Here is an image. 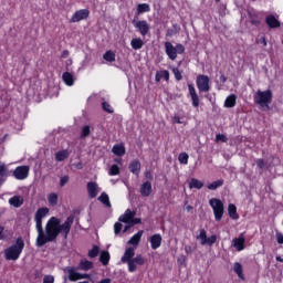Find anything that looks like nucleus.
<instances>
[{
    "label": "nucleus",
    "mask_w": 283,
    "mask_h": 283,
    "mask_svg": "<svg viewBox=\"0 0 283 283\" xmlns=\"http://www.w3.org/2000/svg\"><path fill=\"white\" fill-rule=\"evenodd\" d=\"M50 209L40 208L36 210L34 216L35 229L38 232L35 244L36 247H45L50 242H55L59 235H62L64 240H67L72 226L74 224V217H69L61 223V219L56 217H51L44 229H43V218L48 217Z\"/></svg>",
    "instance_id": "f257e3e1"
},
{
    "label": "nucleus",
    "mask_w": 283,
    "mask_h": 283,
    "mask_svg": "<svg viewBox=\"0 0 283 283\" xmlns=\"http://www.w3.org/2000/svg\"><path fill=\"white\" fill-rule=\"evenodd\" d=\"M224 185V180L219 179L217 181H213L212 184L208 185V189L210 191H216V189H219V187H222Z\"/></svg>",
    "instance_id": "58836bf2"
},
{
    "label": "nucleus",
    "mask_w": 283,
    "mask_h": 283,
    "mask_svg": "<svg viewBox=\"0 0 283 283\" xmlns=\"http://www.w3.org/2000/svg\"><path fill=\"white\" fill-rule=\"evenodd\" d=\"M172 74L176 81H182V72H180V70L172 67Z\"/></svg>",
    "instance_id": "79ce46f5"
},
{
    "label": "nucleus",
    "mask_w": 283,
    "mask_h": 283,
    "mask_svg": "<svg viewBox=\"0 0 283 283\" xmlns=\"http://www.w3.org/2000/svg\"><path fill=\"white\" fill-rule=\"evenodd\" d=\"M25 248V243L23 239H17L15 244L9 247L4 250V258L6 260H19L21 253H23V249Z\"/></svg>",
    "instance_id": "7ed1b4c3"
},
{
    "label": "nucleus",
    "mask_w": 283,
    "mask_h": 283,
    "mask_svg": "<svg viewBox=\"0 0 283 283\" xmlns=\"http://www.w3.org/2000/svg\"><path fill=\"white\" fill-rule=\"evenodd\" d=\"M233 271H234V273H237V275L240 280H244V272H243L241 263L235 262L233 265Z\"/></svg>",
    "instance_id": "7c9ffc66"
},
{
    "label": "nucleus",
    "mask_w": 283,
    "mask_h": 283,
    "mask_svg": "<svg viewBox=\"0 0 283 283\" xmlns=\"http://www.w3.org/2000/svg\"><path fill=\"white\" fill-rule=\"evenodd\" d=\"M145 178H147V180H151V172L149 170L145 172Z\"/></svg>",
    "instance_id": "052dcab7"
},
{
    "label": "nucleus",
    "mask_w": 283,
    "mask_h": 283,
    "mask_svg": "<svg viewBox=\"0 0 283 283\" xmlns=\"http://www.w3.org/2000/svg\"><path fill=\"white\" fill-rule=\"evenodd\" d=\"M43 283H54V276H52V275L44 276Z\"/></svg>",
    "instance_id": "3c124183"
},
{
    "label": "nucleus",
    "mask_w": 283,
    "mask_h": 283,
    "mask_svg": "<svg viewBox=\"0 0 283 283\" xmlns=\"http://www.w3.org/2000/svg\"><path fill=\"white\" fill-rule=\"evenodd\" d=\"M98 247L94 245L93 249L88 252V258H96V255H98Z\"/></svg>",
    "instance_id": "a18cd8bd"
},
{
    "label": "nucleus",
    "mask_w": 283,
    "mask_h": 283,
    "mask_svg": "<svg viewBox=\"0 0 283 283\" xmlns=\"http://www.w3.org/2000/svg\"><path fill=\"white\" fill-rule=\"evenodd\" d=\"M197 240H200V243L202 244V247H205V244L212 247V244H216L218 237H216V234H213V235L207 238V231H205V229H202V230H200V233L197 237Z\"/></svg>",
    "instance_id": "6e6552de"
},
{
    "label": "nucleus",
    "mask_w": 283,
    "mask_h": 283,
    "mask_svg": "<svg viewBox=\"0 0 283 283\" xmlns=\"http://www.w3.org/2000/svg\"><path fill=\"white\" fill-rule=\"evenodd\" d=\"M70 56V51L65 50L62 52V59H67Z\"/></svg>",
    "instance_id": "13d9d810"
},
{
    "label": "nucleus",
    "mask_w": 283,
    "mask_h": 283,
    "mask_svg": "<svg viewBox=\"0 0 283 283\" xmlns=\"http://www.w3.org/2000/svg\"><path fill=\"white\" fill-rule=\"evenodd\" d=\"M256 167H259V169H264V159H258Z\"/></svg>",
    "instance_id": "864d4df0"
},
{
    "label": "nucleus",
    "mask_w": 283,
    "mask_h": 283,
    "mask_svg": "<svg viewBox=\"0 0 283 283\" xmlns=\"http://www.w3.org/2000/svg\"><path fill=\"white\" fill-rule=\"evenodd\" d=\"M143 264H145V258H143L140 254H137L132 259V261L127 263L129 273H135V271H138V266H143Z\"/></svg>",
    "instance_id": "0eeeda50"
},
{
    "label": "nucleus",
    "mask_w": 283,
    "mask_h": 283,
    "mask_svg": "<svg viewBox=\"0 0 283 283\" xmlns=\"http://www.w3.org/2000/svg\"><path fill=\"white\" fill-rule=\"evenodd\" d=\"M99 202L102 205H105V207H108V209L112 207V202H109V196L106 192H102L98 197Z\"/></svg>",
    "instance_id": "f704fd0d"
},
{
    "label": "nucleus",
    "mask_w": 283,
    "mask_h": 283,
    "mask_svg": "<svg viewBox=\"0 0 283 283\" xmlns=\"http://www.w3.org/2000/svg\"><path fill=\"white\" fill-rule=\"evenodd\" d=\"M163 78H165V81H169V71L163 70V71H158L156 73V76H155L156 83H160V81H163Z\"/></svg>",
    "instance_id": "393cba45"
},
{
    "label": "nucleus",
    "mask_w": 283,
    "mask_h": 283,
    "mask_svg": "<svg viewBox=\"0 0 283 283\" xmlns=\"http://www.w3.org/2000/svg\"><path fill=\"white\" fill-rule=\"evenodd\" d=\"M174 123H176L177 125H184L185 122L181 120L180 116H175L172 118Z\"/></svg>",
    "instance_id": "603ef678"
},
{
    "label": "nucleus",
    "mask_w": 283,
    "mask_h": 283,
    "mask_svg": "<svg viewBox=\"0 0 283 283\" xmlns=\"http://www.w3.org/2000/svg\"><path fill=\"white\" fill-rule=\"evenodd\" d=\"M94 266V264L91 261L82 260L77 266L80 271H90Z\"/></svg>",
    "instance_id": "c85d7f7f"
},
{
    "label": "nucleus",
    "mask_w": 283,
    "mask_h": 283,
    "mask_svg": "<svg viewBox=\"0 0 283 283\" xmlns=\"http://www.w3.org/2000/svg\"><path fill=\"white\" fill-rule=\"evenodd\" d=\"M112 151L115 156H125V146L123 144H117L113 146Z\"/></svg>",
    "instance_id": "c756f323"
},
{
    "label": "nucleus",
    "mask_w": 283,
    "mask_h": 283,
    "mask_svg": "<svg viewBox=\"0 0 283 283\" xmlns=\"http://www.w3.org/2000/svg\"><path fill=\"white\" fill-rule=\"evenodd\" d=\"M62 81L65 83V85H67L69 87H72V85H74L76 78L74 77V74H72L70 72H64L62 74Z\"/></svg>",
    "instance_id": "6ab92c4d"
},
{
    "label": "nucleus",
    "mask_w": 283,
    "mask_h": 283,
    "mask_svg": "<svg viewBox=\"0 0 283 283\" xmlns=\"http://www.w3.org/2000/svg\"><path fill=\"white\" fill-rule=\"evenodd\" d=\"M148 240L154 251H156V249H160V245L163 244V235L157 233L151 235Z\"/></svg>",
    "instance_id": "f3484780"
},
{
    "label": "nucleus",
    "mask_w": 283,
    "mask_h": 283,
    "mask_svg": "<svg viewBox=\"0 0 283 283\" xmlns=\"http://www.w3.org/2000/svg\"><path fill=\"white\" fill-rule=\"evenodd\" d=\"M128 169L130 174L138 176V174H140V161L138 159L130 161Z\"/></svg>",
    "instance_id": "aec40b11"
},
{
    "label": "nucleus",
    "mask_w": 283,
    "mask_h": 283,
    "mask_svg": "<svg viewBox=\"0 0 283 283\" xmlns=\"http://www.w3.org/2000/svg\"><path fill=\"white\" fill-rule=\"evenodd\" d=\"M143 45H145V42H143V39L140 38H134L130 41V46L133 48V50H142Z\"/></svg>",
    "instance_id": "cd10ccee"
},
{
    "label": "nucleus",
    "mask_w": 283,
    "mask_h": 283,
    "mask_svg": "<svg viewBox=\"0 0 283 283\" xmlns=\"http://www.w3.org/2000/svg\"><path fill=\"white\" fill-rule=\"evenodd\" d=\"M88 18H90L88 9L77 10L73 13L71 18V23H78L80 21H85V19H88Z\"/></svg>",
    "instance_id": "9b49d317"
},
{
    "label": "nucleus",
    "mask_w": 283,
    "mask_h": 283,
    "mask_svg": "<svg viewBox=\"0 0 283 283\" xmlns=\"http://www.w3.org/2000/svg\"><path fill=\"white\" fill-rule=\"evenodd\" d=\"M8 175V168L6 164H0V179Z\"/></svg>",
    "instance_id": "c03bdc74"
},
{
    "label": "nucleus",
    "mask_w": 283,
    "mask_h": 283,
    "mask_svg": "<svg viewBox=\"0 0 283 283\" xmlns=\"http://www.w3.org/2000/svg\"><path fill=\"white\" fill-rule=\"evenodd\" d=\"M9 205L19 209V207L23 206V198L21 196H13L9 199Z\"/></svg>",
    "instance_id": "4be33fe9"
},
{
    "label": "nucleus",
    "mask_w": 283,
    "mask_h": 283,
    "mask_svg": "<svg viewBox=\"0 0 283 283\" xmlns=\"http://www.w3.org/2000/svg\"><path fill=\"white\" fill-rule=\"evenodd\" d=\"M151 8L148 3H140L137 6V14H143L145 12H150Z\"/></svg>",
    "instance_id": "c9c22d12"
},
{
    "label": "nucleus",
    "mask_w": 283,
    "mask_h": 283,
    "mask_svg": "<svg viewBox=\"0 0 283 283\" xmlns=\"http://www.w3.org/2000/svg\"><path fill=\"white\" fill-rule=\"evenodd\" d=\"M244 242H247V239L244 238V233H241L238 238L232 240V247L235 251H244Z\"/></svg>",
    "instance_id": "2eb2a0df"
},
{
    "label": "nucleus",
    "mask_w": 283,
    "mask_h": 283,
    "mask_svg": "<svg viewBox=\"0 0 283 283\" xmlns=\"http://www.w3.org/2000/svg\"><path fill=\"white\" fill-rule=\"evenodd\" d=\"M254 103L259 105L260 109L266 112L269 109V105L273 103V91L265 90V91H256L254 93Z\"/></svg>",
    "instance_id": "f03ea898"
},
{
    "label": "nucleus",
    "mask_w": 283,
    "mask_h": 283,
    "mask_svg": "<svg viewBox=\"0 0 283 283\" xmlns=\"http://www.w3.org/2000/svg\"><path fill=\"white\" fill-rule=\"evenodd\" d=\"M276 240H277L279 244H283V235H282V233H276Z\"/></svg>",
    "instance_id": "4d7b16f0"
},
{
    "label": "nucleus",
    "mask_w": 283,
    "mask_h": 283,
    "mask_svg": "<svg viewBox=\"0 0 283 283\" xmlns=\"http://www.w3.org/2000/svg\"><path fill=\"white\" fill-rule=\"evenodd\" d=\"M188 90H189L190 98L192 101V106L199 107L200 97L198 96V93H196V86H193V84H188Z\"/></svg>",
    "instance_id": "dca6fc26"
},
{
    "label": "nucleus",
    "mask_w": 283,
    "mask_h": 283,
    "mask_svg": "<svg viewBox=\"0 0 283 283\" xmlns=\"http://www.w3.org/2000/svg\"><path fill=\"white\" fill-rule=\"evenodd\" d=\"M88 198H96L101 193V187L95 181H91L86 186Z\"/></svg>",
    "instance_id": "ddd939ff"
},
{
    "label": "nucleus",
    "mask_w": 283,
    "mask_h": 283,
    "mask_svg": "<svg viewBox=\"0 0 283 283\" xmlns=\"http://www.w3.org/2000/svg\"><path fill=\"white\" fill-rule=\"evenodd\" d=\"M134 255H136V248H126L120 262H123V264H127L133 261Z\"/></svg>",
    "instance_id": "4468645a"
},
{
    "label": "nucleus",
    "mask_w": 283,
    "mask_h": 283,
    "mask_svg": "<svg viewBox=\"0 0 283 283\" xmlns=\"http://www.w3.org/2000/svg\"><path fill=\"white\" fill-rule=\"evenodd\" d=\"M129 227H132L130 223H129V226H126V227L124 228V233H126V231H129Z\"/></svg>",
    "instance_id": "0e129e2a"
},
{
    "label": "nucleus",
    "mask_w": 283,
    "mask_h": 283,
    "mask_svg": "<svg viewBox=\"0 0 283 283\" xmlns=\"http://www.w3.org/2000/svg\"><path fill=\"white\" fill-rule=\"evenodd\" d=\"M109 176H118L120 174V168L118 165H113L108 171Z\"/></svg>",
    "instance_id": "a19ab883"
},
{
    "label": "nucleus",
    "mask_w": 283,
    "mask_h": 283,
    "mask_svg": "<svg viewBox=\"0 0 283 283\" xmlns=\"http://www.w3.org/2000/svg\"><path fill=\"white\" fill-rule=\"evenodd\" d=\"M209 205L213 210L214 220L220 222L222 220V216H224V203L218 198H212L209 200Z\"/></svg>",
    "instance_id": "39448f33"
},
{
    "label": "nucleus",
    "mask_w": 283,
    "mask_h": 283,
    "mask_svg": "<svg viewBox=\"0 0 283 283\" xmlns=\"http://www.w3.org/2000/svg\"><path fill=\"white\" fill-rule=\"evenodd\" d=\"M210 80L207 75H198L197 76V87L199 92H209L211 90V86L209 85Z\"/></svg>",
    "instance_id": "9d476101"
},
{
    "label": "nucleus",
    "mask_w": 283,
    "mask_h": 283,
    "mask_svg": "<svg viewBox=\"0 0 283 283\" xmlns=\"http://www.w3.org/2000/svg\"><path fill=\"white\" fill-rule=\"evenodd\" d=\"M140 193L144 196V198H148V196H151V182L146 181L140 186Z\"/></svg>",
    "instance_id": "412c9836"
},
{
    "label": "nucleus",
    "mask_w": 283,
    "mask_h": 283,
    "mask_svg": "<svg viewBox=\"0 0 283 283\" xmlns=\"http://www.w3.org/2000/svg\"><path fill=\"white\" fill-rule=\"evenodd\" d=\"M228 213L230 216V218H232V220H238V208L235 207V205L230 203L228 206Z\"/></svg>",
    "instance_id": "2f4dec72"
},
{
    "label": "nucleus",
    "mask_w": 283,
    "mask_h": 283,
    "mask_svg": "<svg viewBox=\"0 0 283 283\" xmlns=\"http://www.w3.org/2000/svg\"><path fill=\"white\" fill-rule=\"evenodd\" d=\"M178 160L181 165H188L189 164V155L187 153H181L178 157Z\"/></svg>",
    "instance_id": "ea45409f"
},
{
    "label": "nucleus",
    "mask_w": 283,
    "mask_h": 283,
    "mask_svg": "<svg viewBox=\"0 0 283 283\" xmlns=\"http://www.w3.org/2000/svg\"><path fill=\"white\" fill-rule=\"evenodd\" d=\"M102 107H103L104 112H107L108 114H114V108L112 107V105H109V103L104 102L102 104Z\"/></svg>",
    "instance_id": "37998d69"
},
{
    "label": "nucleus",
    "mask_w": 283,
    "mask_h": 283,
    "mask_svg": "<svg viewBox=\"0 0 283 283\" xmlns=\"http://www.w3.org/2000/svg\"><path fill=\"white\" fill-rule=\"evenodd\" d=\"M115 163H118V164H120V159H115Z\"/></svg>",
    "instance_id": "774afa93"
},
{
    "label": "nucleus",
    "mask_w": 283,
    "mask_h": 283,
    "mask_svg": "<svg viewBox=\"0 0 283 283\" xmlns=\"http://www.w3.org/2000/svg\"><path fill=\"white\" fill-rule=\"evenodd\" d=\"M122 229H123V224L120 222H116L114 224V233H115V235H118L120 233Z\"/></svg>",
    "instance_id": "49530a36"
},
{
    "label": "nucleus",
    "mask_w": 283,
    "mask_h": 283,
    "mask_svg": "<svg viewBox=\"0 0 283 283\" xmlns=\"http://www.w3.org/2000/svg\"><path fill=\"white\" fill-rule=\"evenodd\" d=\"M276 262H283L282 256H276Z\"/></svg>",
    "instance_id": "69168bd1"
},
{
    "label": "nucleus",
    "mask_w": 283,
    "mask_h": 283,
    "mask_svg": "<svg viewBox=\"0 0 283 283\" xmlns=\"http://www.w3.org/2000/svg\"><path fill=\"white\" fill-rule=\"evenodd\" d=\"M66 182H70V177L69 176L61 177L60 187H65Z\"/></svg>",
    "instance_id": "8fccbe9b"
},
{
    "label": "nucleus",
    "mask_w": 283,
    "mask_h": 283,
    "mask_svg": "<svg viewBox=\"0 0 283 283\" xmlns=\"http://www.w3.org/2000/svg\"><path fill=\"white\" fill-rule=\"evenodd\" d=\"M265 22L269 28H280V21L275 19V15H268L265 18Z\"/></svg>",
    "instance_id": "a878e982"
},
{
    "label": "nucleus",
    "mask_w": 283,
    "mask_h": 283,
    "mask_svg": "<svg viewBox=\"0 0 283 283\" xmlns=\"http://www.w3.org/2000/svg\"><path fill=\"white\" fill-rule=\"evenodd\" d=\"M134 27L138 30L142 36H146V34L149 32V23H147L145 20L134 21Z\"/></svg>",
    "instance_id": "f8f14e48"
},
{
    "label": "nucleus",
    "mask_w": 283,
    "mask_h": 283,
    "mask_svg": "<svg viewBox=\"0 0 283 283\" xmlns=\"http://www.w3.org/2000/svg\"><path fill=\"white\" fill-rule=\"evenodd\" d=\"M165 52L170 61H176V59H178V54H185V45L177 44L174 46L171 42H165Z\"/></svg>",
    "instance_id": "20e7f679"
},
{
    "label": "nucleus",
    "mask_w": 283,
    "mask_h": 283,
    "mask_svg": "<svg viewBox=\"0 0 283 283\" xmlns=\"http://www.w3.org/2000/svg\"><path fill=\"white\" fill-rule=\"evenodd\" d=\"M48 200L51 207H56V205H59V195L52 192L48 196Z\"/></svg>",
    "instance_id": "4c0bfd02"
},
{
    "label": "nucleus",
    "mask_w": 283,
    "mask_h": 283,
    "mask_svg": "<svg viewBox=\"0 0 283 283\" xmlns=\"http://www.w3.org/2000/svg\"><path fill=\"white\" fill-rule=\"evenodd\" d=\"M66 158H70V150L67 149L60 150L55 154V160L57 163H63Z\"/></svg>",
    "instance_id": "b1692460"
},
{
    "label": "nucleus",
    "mask_w": 283,
    "mask_h": 283,
    "mask_svg": "<svg viewBox=\"0 0 283 283\" xmlns=\"http://www.w3.org/2000/svg\"><path fill=\"white\" fill-rule=\"evenodd\" d=\"M109 252L108 251H103L101 252L99 255V262L104 265L107 266L109 264Z\"/></svg>",
    "instance_id": "72a5a7b5"
},
{
    "label": "nucleus",
    "mask_w": 283,
    "mask_h": 283,
    "mask_svg": "<svg viewBox=\"0 0 283 283\" xmlns=\"http://www.w3.org/2000/svg\"><path fill=\"white\" fill-rule=\"evenodd\" d=\"M136 217V212L127 209L123 216L119 217V222L132 224V220Z\"/></svg>",
    "instance_id": "a211bd4d"
},
{
    "label": "nucleus",
    "mask_w": 283,
    "mask_h": 283,
    "mask_svg": "<svg viewBox=\"0 0 283 283\" xmlns=\"http://www.w3.org/2000/svg\"><path fill=\"white\" fill-rule=\"evenodd\" d=\"M88 135H90V126H84V127L82 128L81 137H82V138H87Z\"/></svg>",
    "instance_id": "09e8293b"
},
{
    "label": "nucleus",
    "mask_w": 283,
    "mask_h": 283,
    "mask_svg": "<svg viewBox=\"0 0 283 283\" xmlns=\"http://www.w3.org/2000/svg\"><path fill=\"white\" fill-rule=\"evenodd\" d=\"M143 233H144V231L140 230L136 234H134L129 239L128 244H132V247H138V244H140V239L143 238Z\"/></svg>",
    "instance_id": "5701e85b"
},
{
    "label": "nucleus",
    "mask_w": 283,
    "mask_h": 283,
    "mask_svg": "<svg viewBox=\"0 0 283 283\" xmlns=\"http://www.w3.org/2000/svg\"><path fill=\"white\" fill-rule=\"evenodd\" d=\"M220 81H222V83L227 82V77H224V75H221Z\"/></svg>",
    "instance_id": "e2e57ef3"
},
{
    "label": "nucleus",
    "mask_w": 283,
    "mask_h": 283,
    "mask_svg": "<svg viewBox=\"0 0 283 283\" xmlns=\"http://www.w3.org/2000/svg\"><path fill=\"white\" fill-rule=\"evenodd\" d=\"M237 101H238V96H235V94L229 95L224 101V107H228V108L235 107Z\"/></svg>",
    "instance_id": "bb28decb"
},
{
    "label": "nucleus",
    "mask_w": 283,
    "mask_h": 283,
    "mask_svg": "<svg viewBox=\"0 0 283 283\" xmlns=\"http://www.w3.org/2000/svg\"><path fill=\"white\" fill-rule=\"evenodd\" d=\"M202 187H205V182H202L196 178H192L189 182L190 189H202Z\"/></svg>",
    "instance_id": "473e14b6"
},
{
    "label": "nucleus",
    "mask_w": 283,
    "mask_h": 283,
    "mask_svg": "<svg viewBox=\"0 0 283 283\" xmlns=\"http://www.w3.org/2000/svg\"><path fill=\"white\" fill-rule=\"evenodd\" d=\"M187 262V256L185 255H181L179 259H178V264H185Z\"/></svg>",
    "instance_id": "6e6d98bb"
},
{
    "label": "nucleus",
    "mask_w": 283,
    "mask_h": 283,
    "mask_svg": "<svg viewBox=\"0 0 283 283\" xmlns=\"http://www.w3.org/2000/svg\"><path fill=\"white\" fill-rule=\"evenodd\" d=\"M191 209H193V207H191V206H187V207H186V210H187V211H191Z\"/></svg>",
    "instance_id": "338daca9"
},
{
    "label": "nucleus",
    "mask_w": 283,
    "mask_h": 283,
    "mask_svg": "<svg viewBox=\"0 0 283 283\" xmlns=\"http://www.w3.org/2000/svg\"><path fill=\"white\" fill-rule=\"evenodd\" d=\"M3 226H0V240H3Z\"/></svg>",
    "instance_id": "680f3d73"
},
{
    "label": "nucleus",
    "mask_w": 283,
    "mask_h": 283,
    "mask_svg": "<svg viewBox=\"0 0 283 283\" xmlns=\"http://www.w3.org/2000/svg\"><path fill=\"white\" fill-rule=\"evenodd\" d=\"M64 273H67L71 282H78V280H90V274H81L76 271V268L67 266L64 268Z\"/></svg>",
    "instance_id": "423d86ee"
},
{
    "label": "nucleus",
    "mask_w": 283,
    "mask_h": 283,
    "mask_svg": "<svg viewBox=\"0 0 283 283\" xmlns=\"http://www.w3.org/2000/svg\"><path fill=\"white\" fill-rule=\"evenodd\" d=\"M228 138L222 134H217L216 143H227Z\"/></svg>",
    "instance_id": "de8ad7c7"
},
{
    "label": "nucleus",
    "mask_w": 283,
    "mask_h": 283,
    "mask_svg": "<svg viewBox=\"0 0 283 283\" xmlns=\"http://www.w3.org/2000/svg\"><path fill=\"white\" fill-rule=\"evenodd\" d=\"M103 59L108 63H114V61H116V53H114L113 51H107L106 53H104Z\"/></svg>",
    "instance_id": "e433bc0d"
},
{
    "label": "nucleus",
    "mask_w": 283,
    "mask_h": 283,
    "mask_svg": "<svg viewBox=\"0 0 283 283\" xmlns=\"http://www.w3.org/2000/svg\"><path fill=\"white\" fill-rule=\"evenodd\" d=\"M140 222H142L140 218L133 217V220L130 221V227H134V224H140Z\"/></svg>",
    "instance_id": "5fc2aeb1"
},
{
    "label": "nucleus",
    "mask_w": 283,
    "mask_h": 283,
    "mask_svg": "<svg viewBox=\"0 0 283 283\" xmlns=\"http://www.w3.org/2000/svg\"><path fill=\"white\" fill-rule=\"evenodd\" d=\"M97 283H112V279H102Z\"/></svg>",
    "instance_id": "bf43d9fd"
},
{
    "label": "nucleus",
    "mask_w": 283,
    "mask_h": 283,
    "mask_svg": "<svg viewBox=\"0 0 283 283\" xmlns=\"http://www.w3.org/2000/svg\"><path fill=\"white\" fill-rule=\"evenodd\" d=\"M30 176V166H19L13 170L15 180H25Z\"/></svg>",
    "instance_id": "1a4fd4ad"
}]
</instances>
